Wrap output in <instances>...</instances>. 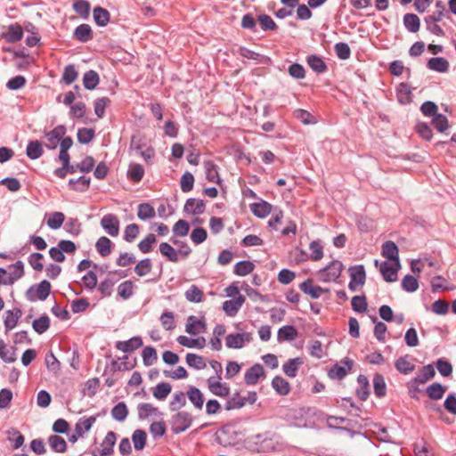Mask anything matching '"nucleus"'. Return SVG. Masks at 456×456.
Here are the masks:
<instances>
[{
    "label": "nucleus",
    "mask_w": 456,
    "mask_h": 456,
    "mask_svg": "<svg viewBox=\"0 0 456 456\" xmlns=\"http://www.w3.org/2000/svg\"><path fill=\"white\" fill-rule=\"evenodd\" d=\"M44 256L41 253H32L28 256V264L31 265V267L37 271L41 272L44 269Z\"/></svg>",
    "instance_id": "64"
},
{
    "label": "nucleus",
    "mask_w": 456,
    "mask_h": 456,
    "mask_svg": "<svg viewBox=\"0 0 456 456\" xmlns=\"http://www.w3.org/2000/svg\"><path fill=\"white\" fill-rule=\"evenodd\" d=\"M23 37V29L19 24L10 25L7 29L2 33V37L8 43H17Z\"/></svg>",
    "instance_id": "12"
},
{
    "label": "nucleus",
    "mask_w": 456,
    "mask_h": 456,
    "mask_svg": "<svg viewBox=\"0 0 456 456\" xmlns=\"http://www.w3.org/2000/svg\"><path fill=\"white\" fill-rule=\"evenodd\" d=\"M160 415L158 408L154 407L151 403H140L138 405V417L140 419H146L152 416Z\"/></svg>",
    "instance_id": "31"
},
{
    "label": "nucleus",
    "mask_w": 456,
    "mask_h": 456,
    "mask_svg": "<svg viewBox=\"0 0 456 456\" xmlns=\"http://www.w3.org/2000/svg\"><path fill=\"white\" fill-rule=\"evenodd\" d=\"M298 336L297 330L294 326L286 325L279 329L277 339L279 342L292 341Z\"/></svg>",
    "instance_id": "23"
},
{
    "label": "nucleus",
    "mask_w": 456,
    "mask_h": 456,
    "mask_svg": "<svg viewBox=\"0 0 456 456\" xmlns=\"http://www.w3.org/2000/svg\"><path fill=\"white\" fill-rule=\"evenodd\" d=\"M75 12L82 18H87L90 12V4L86 0H76L73 4Z\"/></svg>",
    "instance_id": "61"
},
{
    "label": "nucleus",
    "mask_w": 456,
    "mask_h": 456,
    "mask_svg": "<svg viewBox=\"0 0 456 456\" xmlns=\"http://www.w3.org/2000/svg\"><path fill=\"white\" fill-rule=\"evenodd\" d=\"M144 175V169L140 164H131L127 170V177L134 183H139Z\"/></svg>",
    "instance_id": "45"
},
{
    "label": "nucleus",
    "mask_w": 456,
    "mask_h": 456,
    "mask_svg": "<svg viewBox=\"0 0 456 456\" xmlns=\"http://www.w3.org/2000/svg\"><path fill=\"white\" fill-rule=\"evenodd\" d=\"M204 167L207 180L219 184L221 183V178L218 173V167L212 161H205Z\"/></svg>",
    "instance_id": "27"
},
{
    "label": "nucleus",
    "mask_w": 456,
    "mask_h": 456,
    "mask_svg": "<svg viewBox=\"0 0 456 456\" xmlns=\"http://www.w3.org/2000/svg\"><path fill=\"white\" fill-rule=\"evenodd\" d=\"M251 212L259 218L266 217L272 211V205L265 200L250 204Z\"/></svg>",
    "instance_id": "21"
},
{
    "label": "nucleus",
    "mask_w": 456,
    "mask_h": 456,
    "mask_svg": "<svg viewBox=\"0 0 456 456\" xmlns=\"http://www.w3.org/2000/svg\"><path fill=\"white\" fill-rule=\"evenodd\" d=\"M350 274V282L348 288L352 291H356L359 286H362L365 283L366 273L363 265L352 266L348 270Z\"/></svg>",
    "instance_id": "4"
},
{
    "label": "nucleus",
    "mask_w": 456,
    "mask_h": 456,
    "mask_svg": "<svg viewBox=\"0 0 456 456\" xmlns=\"http://www.w3.org/2000/svg\"><path fill=\"white\" fill-rule=\"evenodd\" d=\"M187 396L196 409H202L204 404V395L199 388L191 387L187 391Z\"/></svg>",
    "instance_id": "26"
},
{
    "label": "nucleus",
    "mask_w": 456,
    "mask_h": 456,
    "mask_svg": "<svg viewBox=\"0 0 456 456\" xmlns=\"http://www.w3.org/2000/svg\"><path fill=\"white\" fill-rule=\"evenodd\" d=\"M128 415V410L125 403L120 402L116 404L111 410V416L116 420L124 421Z\"/></svg>",
    "instance_id": "50"
},
{
    "label": "nucleus",
    "mask_w": 456,
    "mask_h": 456,
    "mask_svg": "<svg viewBox=\"0 0 456 456\" xmlns=\"http://www.w3.org/2000/svg\"><path fill=\"white\" fill-rule=\"evenodd\" d=\"M403 25L408 31L416 33L420 27L419 18L414 13H406L403 16Z\"/></svg>",
    "instance_id": "34"
},
{
    "label": "nucleus",
    "mask_w": 456,
    "mask_h": 456,
    "mask_svg": "<svg viewBox=\"0 0 456 456\" xmlns=\"http://www.w3.org/2000/svg\"><path fill=\"white\" fill-rule=\"evenodd\" d=\"M159 252L173 263H176L179 260L178 252L167 242L160 243Z\"/></svg>",
    "instance_id": "48"
},
{
    "label": "nucleus",
    "mask_w": 456,
    "mask_h": 456,
    "mask_svg": "<svg viewBox=\"0 0 456 456\" xmlns=\"http://www.w3.org/2000/svg\"><path fill=\"white\" fill-rule=\"evenodd\" d=\"M244 302V296L239 295L233 299L224 301L223 303V310L228 316H235Z\"/></svg>",
    "instance_id": "10"
},
{
    "label": "nucleus",
    "mask_w": 456,
    "mask_h": 456,
    "mask_svg": "<svg viewBox=\"0 0 456 456\" xmlns=\"http://www.w3.org/2000/svg\"><path fill=\"white\" fill-rule=\"evenodd\" d=\"M265 376V370L259 363L251 366L244 375V380L247 385H256L261 377Z\"/></svg>",
    "instance_id": "9"
},
{
    "label": "nucleus",
    "mask_w": 456,
    "mask_h": 456,
    "mask_svg": "<svg viewBox=\"0 0 456 456\" xmlns=\"http://www.w3.org/2000/svg\"><path fill=\"white\" fill-rule=\"evenodd\" d=\"M75 37L80 42H87L93 37L91 27L88 24H81L74 31Z\"/></svg>",
    "instance_id": "38"
},
{
    "label": "nucleus",
    "mask_w": 456,
    "mask_h": 456,
    "mask_svg": "<svg viewBox=\"0 0 456 456\" xmlns=\"http://www.w3.org/2000/svg\"><path fill=\"white\" fill-rule=\"evenodd\" d=\"M402 288L407 292H414L419 289V281L411 275H405L402 281Z\"/></svg>",
    "instance_id": "62"
},
{
    "label": "nucleus",
    "mask_w": 456,
    "mask_h": 456,
    "mask_svg": "<svg viewBox=\"0 0 456 456\" xmlns=\"http://www.w3.org/2000/svg\"><path fill=\"white\" fill-rule=\"evenodd\" d=\"M101 225L110 236L116 237L118 235L119 221L116 216L112 214L103 216Z\"/></svg>",
    "instance_id": "8"
},
{
    "label": "nucleus",
    "mask_w": 456,
    "mask_h": 456,
    "mask_svg": "<svg viewBox=\"0 0 456 456\" xmlns=\"http://www.w3.org/2000/svg\"><path fill=\"white\" fill-rule=\"evenodd\" d=\"M395 367L400 373L404 375L412 372L415 369L412 359L408 354L399 357L395 362Z\"/></svg>",
    "instance_id": "18"
},
{
    "label": "nucleus",
    "mask_w": 456,
    "mask_h": 456,
    "mask_svg": "<svg viewBox=\"0 0 456 456\" xmlns=\"http://www.w3.org/2000/svg\"><path fill=\"white\" fill-rule=\"evenodd\" d=\"M251 340L252 335L249 332L231 333L225 338V345L228 348L240 349Z\"/></svg>",
    "instance_id": "5"
},
{
    "label": "nucleus",
    "mask_w": 456,
    "mask_h": 456,
    "mask_svg": "<svg viewBox=\"0 0 456 456\" xmlns=\"http://www.w3.org/2000/svg\"><path fill=\"white\" fill-rule=\"evenodd\" d=\"M427 66L431 70L443 73L448 70L449 62L444 58L434 57L428 60Z\"/></svg>",
    "instance_id": "33"
},
{
    "label": "nucleus",
    "mask_w": 456,
    "mask_h": 456,
    "mask_svg": "<svg viewBox=\"0 0 456 456\" xmlns=\"http://www.w3.org/2000/svg\"><path fill=\"white\" fill-rule=\"evenodd\" d=\"M99 75L94 70H89L83 76V84L87 90L94 89L99 84Z\"/></svg>",
    "instance_id": "46"
},
{
    "label": "nucleus",
    "mask_w": 456,
    "mask_h": 456,
    "mask_svg": "<svg viewBox=\"0 0 456 456\" xmlns=\"http://www.w3.org/2000/svg\"><path fill=\"white\" fill-rule=\"evenodd\" d=\"M65 134V127L63 126H58L52 131L45 134L47 140L46 147L49 149H55Z\"/></svg>",
    "instance_id": "15"
},
{
    "label": "nucleus",
    "mask_w": 456,
    "mask_h": 456,
    "mask_svg": "<svg viewBox=\"0 0 456 456\" xmlns=\"http://www.w3.org/2000/svg\"><path fill=\"white\" fill-rule=\"evenodd\" d=\"M307 64L317 73H323L327 70V65L323 60L317 55H310L307 57Z\"/></svg>",
    "instance_id": "42"
},
{
    "label": "nucleus",
    "mask_w": 456,
    "mask_h": 456,
    "mask_svg": "<svg viewBox=\"0 0 456 456\" xmlns=\"http://www.w3.org/2000/svg\"><path fill=\"white\" fill-rule=\"evenodd\" d=\"M303 364L300 357L289 359L282 366L283 372L289 378H295L297 374L299 367Z\"/></svg>",
    "instance_id": "24"
},
{
    "label": "nucleus",
    "mask_w": 456,
    "mask_h": 456,
    "mask_svg": "<svg viewBox=\"0 0 456 456\" xmlns=\"http://www.w3.org/2000/svg\"><path fill=\"white\" fill-rule=\"evenodd\" d=\"M373 388L376 396L383 397L387 392V386L384 377L381 374H375L373 378Z\"/></svg>",
    "instance_id": "49"
},
{
    "label": "nucleus",
    "mask_w": 456,
    "mask_h": 456,
    "mask_svg": "<svg viewBox=\"0 0 456 456\" xmlns=\"http://www.w3.org/2000/svg\"><path fill=\"white\" fill-rule=\"evenodd\" d=\"M69 184L72 190L85 191L89 188L90 178L80 176L78 179H70Z\"/></svg>",
    "instance_id": "57"
},
{
    "label": "nucleus",
    "mask_w": 456,
    "mask_h": 456,
    "mask_svg": "<svg viewBox=\"0 0 456 456\" xmlns=\"http://www.w3.org/2000/svg\"><path fill=\"white\" fill-rule=\"evenodd\" d=\"M78 73L76 70V68L74 65L69 64L65 67L63 74H62V80L65 84L70 85L72 84L77 78Z\"/></svg>",
    "instance_id": "63"
},
{
    "label": "nucleus",
    "mask_w": 456,
    "mask_h": 456,
    "mask_svg": "<svg viewBox=\"0 0 456 456\" xmlns=\"http://www.w3.org/2000/svg\"><path fill=\"white\" fill-rule=\"evenodd\" d=\"M436 375L435 368L432 364L423 366L419 373L411 379V387H415V384H425Z\"/></svg>",
    "instance_id": "14"
},
{
    "label": "nucleus",
    "mask_w": 456,
    "mask_h": 456,
    "mask_svg": "<svg viewBox=\"0 0 456 456\" xmlns=\"http://www.w3.org/2000/svg\"><path fill=\"white\" fill-rule=\"evenodd\" d=\"M172 387L169 383L162 382L156 386L153 395L158 400H165L171 393Z\"/></svg>",
    "instance_id": "55"
},
{
    "label": "nucleus",
    "mask_w": 456,
    "mask_h": 456,
    "mask_svg": "<svg viewBox=\"0 0 456 456\" xmlns=\"http://www.w3.org/2000/svg\"><path fill=\"white\" fill-rule=\"evenodd\" d=\"M310 259L319 261L323 257V246L321 240H314L309 245Z\"/></svg>",
    "instance_id": "51"
},
{
    "label": "nucleus",
    "mask_w": 456,
    "mask_h": 456,
    "mask_svg": "<svg viewBox=\"0 0 456 456\" xmlns=\"http://www.w3.org/2000/svg\"><path fill=\"white\" fill-rule=\"evenodd\" d=\"M50 292L51 283L48 281L44 280L39 284L29 287L27 289L25 296L30 302H34L37 299L44 301L48 297Z\"/></svg>",
    "instance_id": "2"
},
{
    "label": "nucleus",
    "mask_w": 456,
    "mask_h": 456,
    "mask_svg": "<svg viewBox=\"0 0 456 456\" xmlns=\"http://www.w3.org/2000/svg\"><path fill=\"white\" fill-rule=\"evenodd\" d=\"M192 423V417L187 411H179L172 416L170 425L173 433L179 434L188 429Z\"/></svg>",
    "instance_id": "3"
},
{
    "label": "nucleus",
    "mask_w": 456,
    "mask_h": 456,
    "mask_svg": "<svg viewBox=\"0 0 456 456\" xmlns=\"http://www.w3.org/2000/svg\"><path fill=\"white\" fill-rule=\"evenodd\" d=\"M255 265L248 260L238 262L234 266V273L239 276L249 274L254 270Z\"/></svg>",
    "instance_id": "52"
},
{
    "label": "nucleus",
    "mask_w": 456,
    "mask_h": 456,
    "mask_svg": "<svg viewBox=\"0 0 456 456\" xmlns=\"http://www.w3.org/2000/svg\"><path fill=\"white\" fill-rule=\"evenodd\" d=\"M94 19L99 26H105L110 20L109 12L102 7H96L94 10Z\"/></svg>",
    "instance_id": "56"
},
{
    "label": "nucleus",
    "mask_w": 456,
    "mask_h": 456,
    "mask_svg": "<svg viewBox=\"0 0 456 456\" xmlns=\"http://www.w3.org/2000/svg\"><path fill=\"white\" fill-rule=\"evenodd\" d=\"M21 315L22 312L20 308H13L5 312L4 321L5 332H9L16 327Z\"/></svg>",
    "instance_id": "13"
},
{
    "label": "nucleus",
    "mask_w": 456,
    "mask_h": 456,
    "mask_svg": "<svg viewBox=\"0 0 456 456\" xmlns=\"http://www.w3.org/2000/svg\"><path fill=\"white\" fill-rule=\"evenodd\" d=\"M177 342L185 347L188 348H199L201 349L205 346L206 341L204 338H191L186 336H179L177 338Z\"/></svg>",
    "instance_id": "28"
},
{
    "label": "nucleus",
    "mask_w": 456,
    "mask_h": 456,
    "mask_svg": "<svg viewBox=\"0 0 456 456\" xmlns=\"http://www.w3.org/2000/svg\"><path fill=\"white\" fill-rule=\"evenodd\" d=\"M382 256L393 262H399V250L394 241L388 240L382 245Z\"/></svg>",
    "instance_id": "22"
},
{
    "label": "nucleus",
    "mask_w": 456,
    "mask_h": 456,
    "mask_svg": "<svg viewBox=\"0 0 456 456\" xmlns=\"http://www.w3.org/2000/svg\"><path fill=\"white\" fill-rule=\"evenodd\" d=\"M156 212L150 203H142L138 206L137 216L141 220H149L155 217Z\"/></svg>",
    "instance_id": "43"
},
{
    "label": "nucleus",
    "mask_w": 456,
    "mask_h": 456,
    "mask_svg": "<svg viewBox=\"0 0 456 456\" xmlns=\"http://www.w3.org/2000/svg\"><path fill=\"white\" fill-rule=\"evenodd\" d=\"M9 268H12V271L6 277V282H10L12 285L24 275V265L19 260L15 264L11 265Z\"/></svg>",
    "instance_id": "30"
},
{
    "label": "nucleus",
    "mask_w": 456,
    "mask_h": 456,
    "mask_svg": "<svg viewBox=\"0 0 456 456\" xmlns=\"http://www.w3.org/2000/svg\"><path fill=\"white\" fill-rule=\"evenodd\" d=\"M134 293V283L131 281H126L118 287V294L124 299H128Z\"/></svg>",
    "instance_id": "60"
},
{
    "label": "nucleus",
    "mask_w": 456,
    "mask_h": 456,
    "mask_svg": "<svg viewBox=\"0 0 456 456\" xmlns=\"http://www.w3.org/2000/svg\"><path fill=\"white\" fill-rule=\"evenodd\" d=\"M445 390L446 388L444 386L435 382L427 387L426 393L430 399L439 400L444 396Z\"/></svg>",
    "instance_id": "39"
},
{
    "label": "nucleus",
    "mask_w": 456,
    "mask_h": 456,
    "mask_svg": "<svg viewBox=\"0 0 456 456\" xmlns=\"http://www.w3.org/2000/svg\"><path fill=\"white\" fill-rule=\"evenodd\" d=\"M205 203L202 200L188 199L184 204L183 210L191 215H200L205 211Z\"/></svg>",
    "instance_id": "19"
},
{
    "label": "nucleus",
    "mask_w": 456,
    "mask_h": 456,
    "mask_svg": "<svg viewBox=\"0 0 456 456\" xmlns=\"http://www.w3.org/2000/svg\"><path fill=\"white\" fill-rule=\"evenodd\" d=\"M273 389L281 395H287L290 391L289 383L282 377L276 376L272 380Z\"/></svg>",
    "instance_id": "35"
},
{
    "label": "nucleus",
    "mask_w": 456,
    "mask_h": 456,
    "mask_svg": "<svg viewBox=\"0 0 456 456\" xmlns=\"http://www.w3.org/2000/svg\"><path fill=\"white\" fill-rule=\"evenodd\" d=\"M357 382L359 384V387L356 390V395L360 400L365 401L370 395L369 379L365 375H359Z\"/></svg>",
    "instance_id": "32"
},
{
    "label": "nucleus",
    "mask_w": 456,
    "mask_h": 456,
    "mask_svg": "<svg viewBox=\"0 0 456 456\" xmlns=\"http://www.w3.org/2000/svg\"><path fill=\"white\" fill-rule=\"evenodd\" d=\"M33 330L38 333H45L50 327V319L47 315H43L38 319L34 320L32 323Z\"/></svg>",
    "instance_id": "54"
},
{
    "label": "nucleus",
    "mask_w": 456,
    "mask_h": 456,
    "mask_svg": "<svg viewBox=\"0 0 456 456\" xmlns=\"http://www.w3.org/2000/svg\"><path fill=\"white\" fill-rule=\"evenodd\" d=\"M147 435L146 432L142 429H136L134 431L132 436V441L134 447L136 451L142 450L146 445Z\"/></svg>",
    "instance_id": "47"
},
{
    "label": "nucleus",
    "mask_w": 456,
    "mask_h": 456,
    "mask_svg": "<svg viewBox=\"0 0 456 456\" xmlns=\"http://www.w3.org/2000/svg\"><path fill=\"white\" fill-rule=\"evenodd\" d=\"M186 363L195 370H203L207 367L205 359L196 354L188 353L185 357Z\"/></svg>",
    "instance_id": "37"
},
{
    "label": "nucleus",
    "mask_w": 456,
    "mask_h": 456,
    "mask_svg": "<svg viewBox=\"0 0 456 456\" xmlns=\"http://www.w3.org/2000/svg\"><path fill=\"white\" fill-rule=\"evenodd\" d=\"M143 364L151 366L158 359L157 351L152 346H146L142 352Z\"/></svg>",
    "instance_id": "58"
},
{
    "label": "nucleus",
    "mask_w": 456,
    "mask_h": 456,
    "mask_svg": "<svg viewBox=\"0 0 456 456\" xmlns=\"http://www.w3.org/2000/svg\"><path fill=\"white\" fill-rule=\"evenodd\" d=\"M343 270V265L338 260H333L324 268L316 273L318 281L322 282L335 281L339 278Z\"/></svg>",
    "instance_id": "1"
},
{
    "label": "nucleus",
    "mask_w": 456,
    "mask_h": 456,
    "mask_svg": "<svg viewBox=\"0 0 456 456\" xmlns=\"http://www.w3.org/2000/svg\"><path fill=\"white\" fill-rule=\"evenodd\" d=\"M206 330L205 322L198 320L195 316L191 315L188 317L185 326V331L190 335H198L204 332Z\"/></svg>",
    "instance_id": "20"
},
{
    "label": "nucleus",
    "mask_w": 456,
    "mask_h": 456,
    "mask_svg": "<svg viewBox=\"0 0 456 456\" xmlns=\"http://www.w3.org/2000/svg\"><path fill=\"white\" fill-rule=\"evenodd\" d=\"M111 240L109 238L102 236L96 241L95 248L102 256H107L111 253Z\"/></svg>",
    "instance_id": "41"
},
{
    "label": "nucleus",
    "mask_w": 456,
    "mask_h": 456,
    "mask_svg": "<svg viewBox=\"0 0 456 456\" xmlns=\"http://www.w3.org/2000/svg\"><path fill=\"white\" fill-rule=\"evenodd\" d=\"M185 298L191 303H200L203 301L204 292L197 285H191L184 293Z\"/></svg>",
    "instance_id": "36"
},
{
    "label": "nucleus",
    "mask_w": 456,
    "mask_h": 456,
    "mask_svg": "<svg viewBox=\"0 0 456 456\" xmlns=\"http://www.w3.org/2000/svg\"><path fill=\"white\" fill-rule=\"evenodd\" d=\"M400 268V262H393L391 264L383 262L380 264L379 270L384 278L387 282H393L397 280V272Z\"/></svg>",
    "instance_id": "7"
},
{
    "label": "nucleus",
    "mask_w": 456,
    "mask_h": 456,
    "mask_svg": "<svg viewBox=\"0 0 456 456\" xmlns=\"http://www.w3.org/2000/svg\"><path fill=\"white\" fill-rule=\"evenodd\" d=\"M65 220V216L62 212H53L52 213L47 221H46V224L48 225L49 228L53 229V230H57L59 229L63 222Z\"/></svg>",
    "instance_id": "53"
},
{
    "label": "nucleus",
    "mask_w": 456,
    "mask_h": 456,
    "mask_svg": "<svg viewBox=\"0 0 456 456\" xmlns=\"http://www.w3.org/2000/svg\"><path fill=\"white\" fill-rule=\"evenodd\" d=\"M299 288L304 293L310 295L313 298H319L322 294L329 291L328 289H322L320 286H314L311 279L302 282Z\"/></svg>",
    "instance_id": "17"
},
{
    "label": "nucleus",
    "mask_w": 456,
    "mask_h": 456,
    "mask_svg": "<svg viewBox=\"0 0 456 456\" xmlns=\"http://www.w3.org/2000/svg\"><path fill=\"white\" fill-rule=\"evenodd\" d=\"M208 390L219 397H227L230 395V387L226 383H222L221 379L209 377L207 379Z\"/></svg>",
    "instance_id": "6"
},
{
    "label": "nucleus",
    "mask_w": 456,
    "mask_h": 456,
    "mask_svg": "<svg viewBox=\"0 0 456 456\" xmlns=\"http://www.w3.org/2000/svg\"><path fill=\"white\" fill-rule=\"evenodd\" d=\"M142 346V340L141 337H133L126 341H118L115 344V347L124 353L133 352Z\"/></svg>",
    "instance_id": "16"
},
{
    "label": "nucleus",
    "mask_w": 456,
    "mask_h": 456,
    "mask_svg": "<svg viewBox=\"0 0 456 456\" xmlns=\"http://www.w3.org/2000/svg\"><path fill=\"white\" fill-rule=\"evenodd\" d=\"M43 147L38 141H31L28 142L26 150L27 156L31 159H39L43 155Z\"/></svg>",
    "instance_id": "44"
},
{
    "label": "nucleus",
    "mask_w": 456,
    "mask_h": 456,
    "mask_svg": "<svg viewBox=\"0 0 456 456\" xmlns=\"http://www.w3.org/2000/svg\"><path fill=\"white\" fill-rule=\"evenodd\" d=\"M152 264L150 258H145L137 263L134 266V273L138 276H145L151 272Z\"/></svg>",
    "instance_id": "59"
},
{
    "label": "nucleus",
    "mask_w": 456,
    "mask_h": 456,
    "mask_svg": "<svg viewBox=\"0 0 456 456\" xmlns=\"http://www.w3.org/2000/svg\"><path fill=\"white\" fill-rule=\"evenodd\" d=\"M95 421L96 417L94 416L79 419L75 426V431L77 433V436H84V435L91 429Z\"/></svg>",
    "instance_id": "25"
},
{
    "label": "nucleus",
    "mask_w": 456,
    "mask_h": 456,
    "mask_svg": "<svg viewBox=\"0 0 456 456\" xmlns=\"http://www.w3.org/2000/svg\"><path fill=\"white\" fill-rule=\"evenodd\" d=\"M116 440V434L113 431L108 432L102 443L101 444V450L97 454H94V456H110L112 454L113 446L115 445Z\"/></svg>",
    "instance_id": "11"
},
{
    "label": "nucleus",
    "mask_w": 456,
    "mask_h": 456,
    "mask_svg": "<svg viewBox=\"0 0 456 456\" xmlns=\"http://www.w3.org/2000/svg\"><path fill=\"white\" fill-rule=\"evenodd\" d=\"M48 443L51 449L56 452H64L67 450V443L60 436L52 435L48 437Z\"/></svg>",
    "instance_id": "40"
},
{
    "label": "nucleus",
    "mask_w": 456,
    "mask_h": 456,
    "mask_svg": "<svg viewBox=\"0 0 456 456\" xmlns=\"http://www.w3.org/2000/svg\"><path fill=\"white\" fill-rule=\"evenodd\" d=\"M345 364L347 368L344 366H340L338 364H335L329 371V377L330 379H342L352 369V362L349 360L345 362Z\"/></svg>",
    "instance_id": "29"
}]
</instances>
